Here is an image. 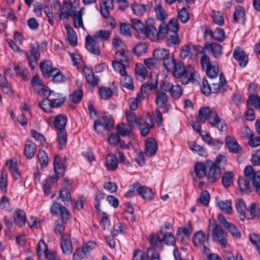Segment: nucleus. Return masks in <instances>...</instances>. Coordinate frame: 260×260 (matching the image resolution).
<instances>
[{
    "label": "nucleus",
    "mask_w": 260,
    "mask_h": 260,
    "mask_svg": "<svg viewBox=\"0 0 260 260\" xmlns=\"http://www.w3.org/2000/svg\"><path fill=\"white\" fill-rule=\"evenodd\" d=\"M149 241L150 247L147 249L148 256L151 254V260H159L158 253L154 251L162 250V242L167 245H174L175 239L172 233L164 234L152 233L149 235Z\"/></svg>",
    "instance_id": "1"
},
{
    "label": "nucleus",
    "mask_w": 260,
    "mask_h": 260,
    "mask_svg": "<svg viewBox=\"0 0 260 260\" xmlns=\"http://www.w3.org/2000/svg\"><path fill=\"white\" fill-rule=\"evenodd\" d=\"M172 70L173 76L179 79L183 84H188L189 82L194 83L199 79V74L194 71L191 66L189 65L185 68L184 63L180 61L174 64Z\"/></svg>",
    "instance_id": "2"
},
{
    "label": "nucleus",
    "mask_w": 260,
    "mask_h": 260,
    "mask_svg": "<svg viewBox=\"0 0 260 260\" xmlns=\"http://www.w3.org/2000/svg\"><path fill=\"white\" fill-rule=\"evenodd\" d=\"M199 119L202 123H205L206 120L212 126L218 128L221 131L223 132L226 128L225 122L221 123L220 127H219L222 119L218 115L216 110L209 107H201L198 112Z\"/></svg>",
    "instance_id": "3"
},
{
    "label": "nucleus",
    "mask_w": 260,
    "mask_h": 260,
    "mask_svg": "<svg viewBox=\"0 0 260 260\" xmlns=\"http://www.w3.org/2000/svg\"><path fill=\"white\" fill-rule=\"evenodd\" d=\"M112 66L114 70L121 75L122 85L129 90H133L134 89L133 81L132 77L127 74L125 65L120 63L118 60H115L112 62Z\"/></svg>",
    "instance_id": "4"
},
{
    "label": "nucleus",
    "mask_w": 260,
    "mask_h": 260,
    "mask_svg": "<svg viewBox=\"0 0 260 260\" xmlns=\"http://www.w3.org/2000/svg\"><path fill=\"white\" fill-rule=\"evenodd\" d=\"M201 64L202 69L206 71L207 76L209 78L213 79L217 77L219 72L218 64L216 62L212 63L209 57L206 54L202 55Z\"/></svg>",
    "instance_id": "5"
},
{
    "label": "nucleus",
    "mask_w": 260,
    "mask_h": 260,
    "mask_svg": "<svg viewBox=\"0 0 260 260\" xmlns=\"http://www.w3.org/2000/svg\"><path fill=\"white\" fill-rule=\"evenodd\" d=\"M246 179L251 181L256 192L260 195V171H255L251 166H247L244 170Z\"/></svg>",
    "instance_id": "6"
},
{
    "label": "nucleus",
    "mask_w": 260,
    "mask_h": 260,
    "mask_svg": "<svg viewBox=\"0 0 260 260\" xmlns=\"http://www.w3.org/2000/svg\"><path fill=\"white\" fill-rule=\"evenodd\" d=\"M155 95V103L157 108L162 109L164 113H168L171 106L168 103L167 94L161 90L156 89Z\"/></svg>",
    "instance_id": "7"
},
{
    "label": "nucleus",
    "mask_w": 260,
    "mask_h": 260,
    "mask_svg": "<svg viewBox=\"0 0 260 260\" xmlns=\"http://www.w3.org/2000/svg\"><path fill=\"white\" fill-rule=\"evenodd\" d=\"M207 167L206 176L208 181L211 183L216 182L221 177L222 169L216 167L213 161L209 159H207Z\"/></svg>",
    "instance_id": "8"
},
{
    "label": "nucleus",
    "mask_w": 260,
    "mask_h": 260,
    "mask_svg": "<svg viewBox=\"0 0 260 260\" xmlns=\"http://www.w3.org/2000/svg\"><path fill=\"white\" fill-rule=\"evenodd\" d=\"M102 126L104 129L107 131H110L114 126V122L111 116L106 113L103 114V121L100 120H95L94 122V129L98 134L100 133V131L98 129V126Z\"/></svg>",
    "instance_id": "9"
},
{
    "label": "nucleus",
    "mask_w": 260,
    "mask_h": 260,
    "mask_svg": "<svg viewBox=\"0 0 260 260\" xmlns=\"http://www.w3.org/2000/svg\"><path fill=\"white\" fill-rule=\"evenodd\" d=\"M33 90L41 96H45L48 92V87L43 84L39 76H35L31 80Z\"/></svg>",
    "instance_id": "10"
},
{
    "label": "nucleus",
    "mask_w": 260,
    "mask_h": 260,
    "mask_svg": "<svg viewBox=\"0 0 260 260\" xmlns=\"http://www.w3.org/2000/svg\"><path fill=\"white\" fill-rule=\"evenodd\" d=\"M213 236L214 238L216 239L220 245L222 247H225L226 246V240L224 234V232L221 226H219L216 229H214L210 232H208L207 238H209L210 237Z\"/></svg>",
    "instance_id": "11"
},
{
    "label": "nucleus",
    "mask_w": 260,
    "mask_h": 260,
    "mask_svg": "<svg viewBox=\"0 0 260 260\" xmlns=\"http://www.w3.org/2000/svg\"><path fill=\"white\" fill-rule=\"evenodd\" d=\"M40 52L38 48L35 45L31 46V49L26 53L28 63L32 69H34L37 65L40 58Z\"/></svg>",
    "instance_id": "12"
},
{
    "label": "nucleus",
    "mask_w": 260,
    "mask_h": 260,
    "mask_svg": "<svg viewBox=\"0 0 260 260\" xmlns=\"http://www.w3.org/2000/svg\"><path fill=\"white\" fill-rule=\"evenodd\" d=\"M233 56L234 59L239 62L241 67L244 68L246 66L248 57L241 47L237 46L235 48Z\"/></svg>",
    "instance_id": "13"
},
{
    "label": "nucleus",
    "mask_w": 260,
    "mask_h": 260,
    "mask_svg": "<svg viewBox=\"0 0 260 260\" xmlns=\"http://www.w3.org/2000/svg\"><path fill=\"white\" fill-rule=\"evenodd\" d=\"M225 146L231 153H238L243 149L237 140L231 136L225 137Z\"/></svg>",
    "instance_id": "14"
},
{
    "label": "nucleus",
    "mask_w": 260,
    "mask_h": 260,
    "mask_svg": "<svg viewBox=\"0 0 260 260\" xmlns=\"http://www.w3.org/2000/svg\"><path fill=\"white\" fill-rule=\"evenodd\" d=\"M204 49L208 52H211L216 59L220 58L222 55V47L217 43H206Z\"/></svg>",
    "instance_id": "15"
},
{
    "label": "nucleus",
    "mask_w": 260,
    "mask_h": 260,
    "mask_svg": "<svg viewBox=\"0 0 260 260\" xmlns=\"http://www.w3.org/2000/svg\"><path fill=\"white\" fill-rule=\"evenodd\" d=\"M99 42L93 37L88 35L86 37V48L91 53L100 55L101 51L98 45Z\"/></svg>",
    "instance_id": "16"
},
{
    "label": "nucleus",
    "mask_w": 260,
    "mask_h": 260,
    "mask_svg": "<svg viewBox=\"0 0 260 260\" xmlns=\"http://www.w3.org/2000/svg\"><path fill=\"white\" fill-rule=\"evenodd\" d=\"M60 246L63 254L70 255L72 253L73 245L69 234L66 233L62 235Z\"/></svg>",
    "instance_id": "17"
},
{
    "label": "nucleus",
    "mask_w": 260,
    "mask_h": 260,
    "mask_svg": "<svg viewBox=\"0 0 260 260\" xmlns=\"http://www.w3.org/2000/svg\"><path fill=\"white\" fill-rule=\"evenodd\" d=\"M157 144L152 138H147L145 140L144 153L146 156L151 157L154 156L157 150Z\"/></svg>",
    "instance_id": "18"
},
{
    "label": "nucleus",
    "mask_w": 260,
    "mask_h": 260,
    "mask_svg": "<svg viewBox=\"0 0 260 260\" xmlns=\"http://www.w3.org/2000/svg\"><path fill=\"white\" fill-rule=\"evenodd\" d=\"M228 87L226 80L222 73L219 74V81L218 83L212 84L211 92L217 93L221 91L224 92L226 90Z\"/></svg>",
    "instance_id": "19"
},
{
    "label": "nucleus",
    "mask_w": 260,
    "mask_h": 260,
    "mask_svg": "<svg viewBox=\"0 0 260 260\" xmlns=\"http://www.w3.org/2000/svg\"><path fill=\"white\" fill-rule=\"evenodd\" d=\"M143 36H141L140 39H145L149 38L152 41L157 40V35L158 32L156 28L152 25H146L143 31Z\"/></svg>",
    "instance_id": "20"
},
{
    "label": "nucleus",
    "mask_w": 260,
    "mask_h": 260,
    "mask_svg": "<svg viewBox=\"0 0 260 260\" xmlns=\"http://www.w3.org/2000/svg\"><path fill=\"white\" fill-rule=\"evenodd\" d=\"M102 15L105 18L110 16L109 10L114 9L113 0H104L100 5Z\"/></svg>",
    "instance_id": "21"
},
{
    "label": "nucleus",
    "mask_w": 260,
    "mask_h": 260,
    "mask_svg": "<svg viewBox=\"0 0 260 260\" xmlns=\"http://www.w3.org/2000/svg\"><path fill=\"white\" fill-rule=\"evenodd\" d=\"M36 150V144L31 141L27 140L24 148V153L25 157L27 159H31L34 156Z\"/></svg>",
    "instance_id": "22"
},
{
    "label": "nucleus",
    "mask_w": 260,
    "mask_h": 260,
    "mask_svg": "<svg viewBox=\"0 0 260 260\" xmlns=\"http://www.w3.org/2000/svg\"><path fill=\"white\" fill-rule=\"evenodd\" d=\"M54 170L58 177H61L64 173V167L61 162L60 157L55 154L53 160Z\"/></svg>",
    "instance_id": "23"
},
{
    "label": "nucleus",
    "mask_w": 260,
    "mask_h": 260,
    "mask_svg": "<svg viewBox=\"0 0 260 260\" xmlns=\"http://www.w3.org/2000/svg\"><path fill=\"white\" fill-rule=\"evenodd\" d=\"M15 223L19 227L24 226L26 221V214L24 211L19 209H16L14 212Z\"/></svg>",
    "instance_id": "24"
},
{
    "label": "nucleus",
    "mask_w": 260,
    "mask_h": 260,
    "mask_svg": "<svg viewBox=\"0 0 260 260\" xmlns=\"http://www.w3.org/2000/svg\"><path fill=\"white\" fill-rule=\"evenodd\" d=\"M187 144L188 147L193 152L197 153L202 157H206L207 156L208 153L206 149L196 142H188Z\"/></svg>",
    "instance_id": "25"
},
{
    "label": "nucleus",
    "mask_w": 260,
    "mask_h": 260,
    "mask_svg": "<svg viewBox=\"0 0 260 260\" xmlns=\"http://www.w3.org/2000/svg\"><path fill=\"white\" fill-rule=\"evenodd\" d=\"M131 23L132 27L137 33V37L140 38L141 36H143V31L146 25L138 18L131 19Z\"/></svg>",
    "instance_id": "26"
},
{
    "label": "nucleus",
    "mask_w": 260,
    "mask_h": 260,
    "mask_svg": "<svg viewBox=\"0 0 260 260\" xmlns=\"http://www.w3.org/2000/svg\"><path fill=\"white\" fill-rule=\"evenodd\" d=\"M236 208L237 212L240 214L241 220H244L246 217L247 210L244 200L242 199H238L236 201Z\"/></svg>",
    "instance_id": "27"
},
{
    "label": "nucleus",
    "mask_w": 260,
    "mask_h": 260,
    "mask_svg": "<svg viewBox=\"0 0 260 260\" xmlns=\"http://www.w3.org/2000/svg\"><path fill=\"white\" fill-rule=\"evenodd\" d=\"M67 123V117L66 115L61 114L56 116L54 120V125L58 130L66 129Z\"/></svg>",
    "instance_id": "28"
},
{
    "label": "nucleus",
    "mask_w": 260,
    "mask_h": 260,
    "mask_svg": "<svg viewBox=\"0 0 260 260\" xmlns=\"http://www.w3.org/2000/svg\"><path fill=\"white\" fill-rule=\"evenodd\" d=\"M194 172L197 177L199 178H202L206 176L207 172V160L205 164L203 162H197L196 164Z\"/></svg>",
    "instance_id": "29"
},
{
    "label": "nucleus",
    "mask_w": 260,
    "mask_h": 260,
    "mask_svg": "<svg viewBox=\"0 0 260 260\" xmlns=\"http://www.w3.org/2000/svg\"><path fill=\"white\" fill-rule=\"evenodd\" d=\"M106 165L107 169L110 171H114L118 168V161L116 156L111 153L107 155Z\"/></svg>",
    "instance_id": "30"
},
{
    "label": "nucleus",
    "mask_w": 260,
    "mask_h": 260,
    "mask_svg": "<svg viewBox=\"0 0 260 260\" xmlns=\"http://www.w3.org/2000/svg\"><path fill=\"white\" fill-rule=\"evenodd\" d=\"M57 140L58 148L62 149L66 145L67 142V132L66 129L57 131Z\"/></svg>",
    "instance_id": "31"
},
{
    "label": "nucleus",
    "mask_w": 260,
    "mask_h": 260,
    "mask_svg": "<svg viewBox=\"0 0 260 260\" xmlns=\"http://www.w3.org/2000/svg\"><path fill=\"white\" fill-rule=\"evenodd\" d=\"M233 19L234 21L236 22L244 23L245 20V11L241 6H238L235 8Z\"/></svg>",
    "instance_id": "32"
},
{
    "label": "nucleus",
    "mask_w": 260,
    "mask_h": 260,
    "mask_svg": "<svg viewBox=\"0 0 260 260\" xmlns=\"http://www.w3.org/2000/svg\"><path fill=\"white\" fill-rule=\"evenodd\" d=\"M170 55L168 50L164 48H158L154 50L153 56L157 60H164L168 58Z\"/></svg>",
    "instance_id": "33"
},
{
    "label": "nucleus",
    "mask_w": 260,
    "mask_h": 260,
    "mask_svg": "<svg viewBox=\"0 0 260 260\" xmlns=\"http://www.w3.org/2000/svg\"><path fill=\"white\" fill-rule=\"evenodd\" d=\"M6 166L15 180L18 179L20 177V172L18 171L16 161L10 160L7 162Z\"/></svg>",
    "instance_id": "34"
},
{
    "label": "nucleus",
    "mask_w": 260,
    "mask_h": 260,
    "mask_svg": "<svg viewBox=\"0 0 260 260\" xmlns=\"http://www.w3.org/2000/svg\"><path fill=\"white\" fill-rule=\"evenodd\" d=\"M217 206L221 210L228 214H230L232 212V202L230 200L219 201L217 202Z\"/></svg>",
    "instance_id": "35"
},
{
    "label": "nucleus",
    "mask_w": 260,
    "mask_h": 260,
    "mask_svg": "<svg viewBox=\"0 0 260 260\" xmlns=\"http://www.w3.org/2000/svg\"><path fill=\"white\" fill-rule=\"evenodd\" d=\"M135 72L138 79L144 80L147 76V70L142 63L136 64Z\"/></svg>",
    "instance_id": "36"
},
{
    "label": "nucleus",
    "mask_w": 260,
    "mask_h": 260,
    "mask_svg": "<svg viewBox=\"0 0 260 260\" xmlns=\"http://www.w3.org/2000/svg\"><path fill=\"white\" fill-rule=\"evenodd\" d=\"M206 238L205 233L203 231H199L194 234L192 241L196 246H201L204 244Z\"/></svg>",
    "instance_id": "37"
},
{
    "label": "nucleus",
    "mask_w": 260,
    "mask_h": 260,
    "mask_svg": "<svg viewBox=\"0 0 260 260\" xmlns=\"http://www.w3.org/2000/svg\"><path fill=\"white\" fill-rule=\"evenodd\" d=\"M68 39L70 44L73 46H76L77 44V38L75 31L70 26L66 27Z\"/></svg>",
    "instance_id": "38"
},
{
    "label": "nucleus",
    "mask_w": 260,
    "mask_h": 260,
    "mask_svg": "<svg viewBox=\"0 0 260 260\" xmlns=\"http://www.w3.org/2000/svg\"><path fill=\"white\" fill-rule=\"evenodd\" d=\"M116 129L117 132L121 136H128L132 132L130 126L123 123L117 124Z\"/></svg>",
    "instance_id": "39"
},
{
    "label": "nucleus",
    "mask_w": 260,
    "mask_h": 260,
    "mask_svg": "<svg viewBox=\"0 0 260 260\" xmlns=\"http://www.w3.org/2000/svg\"><path fill=\"white\" fill-rule=\"evenodd\" d=\"M115 55L116 58L120 61H118L120 63L125 66L124 63L128 62V56L129 55L128 51L121 49L116 52Z\"/></svg>",
    "instance_id": "40"
},
{
    "label": "nucleus",
    "mask_w": 260,
    "mask_h": 260,
    "mask_svg": "<svg viewBox=\"0 0 260 260\" xmlns=\"http://www.w3.org/2000/svg\"><path fill=\"white\" fill-rule=\"evenodd\" d=\"M156 17L159 20L163 21L167 18V14L160 4H155L154 6Z\"/></svg>",
    "instance_id": "41"
},
{
    "label": "nucleus",
    "mask_w": 260,
    "mask_h": 260,
    "mask_svg": "<svg viewBox=\"0 0 260 260\" xmlns=\"http://www.w3.org/2000/svg\"><path fill=\"white\" fill-rule=\"evenodd\" d=\"M139 194L145 200H150L153 198L152 190L145 186L140 185Z\"/></svg>",
    "instance_id": "42"
},
{
    "label": "nucleus",
    "mask_w": 260,
    "mask_h": 260,
    "mask_svg": "<svg viewBox=\"0 0 260 260\" xmlns=\"http://www.w3.org/2000/svg\"><path fill=\"white\" fill-rule=\"evenodd\" d=\"M211 16L216 24L220 26H222L224 24V21L223 12L218 11H212L211 12Z\"/></svg>",
    "instance_id": "43"
},
{
    "label": "nucleus",
    "mask_w": 260,
    "mask_h": 260,
    "mask_svg": "<svg viewBox=\"0 0 260 260\" xmlns=\"http://www.w3.org/2000/svg\"><path fill=\"white\" fill-rule=\"evenodd\" d=\"M110 34L111 32L109 30L101 29L96 31L94 33L93 37L97 41H103L108 39Z\"/></svg>",
    "instance_id": "44"
},
{
    "label": "nucleus",
    "mask_w": 260,
    "mask_h": 260,
    "mask_svg": "<svg viewBox=\"0 0 260 260\" xmlns=\"http://www.w3.org/2000/svg\"><path fill=\"white\" fill-rule=\"evenodd\" d=\"M180 42L177 32H171L168 35L167 44L168 46L172 47L179 45Z\"/></svg>",
    "instance_id": "45"
},
{
    "label": "nucleus",
    "mask_w": 260,
    "mask_h": 260,
    "mask_svg": "<svg viewBox=\"0 0 260 260\" xmlns=\"http://www.w3.org/2000/svg\"><path fill=\"white\" fill-rule=\"evenodd\" d=\"M74 26L75 28H79L81 27L85 29L82 20V13L81 11L76 12L73 15Z\"/></svg>",
    "instance_id": "46"
},
{
    "label": "nucleus",
    "mask_w": 260,
    "mask_h": 260,
    "mask_svg": "<svg viewBox=\"0 0 260 260\" xmlns=\"http://www.w3.org/2000/svg\"><path fill=\"white\" fill-rule=\"evenodd\" d=\"M234 173L232 172H225L222 178V183L225 187H228L233 182Z\"/></svg>",
    "instance_id": "47"
},
{
    "label": "nucleus",
    "mask_w": 260,
    "mask_h": 260,
    "mask_svg": "<svg viewBox=\"0 0 260 260\" xmlns=\"http://www.w3.org/2000/svg\"><path fill=\"white\" fill-rule=\"evenodd\" d=\"M251 106H253L255 108L260 109V99L254 93H251L247 100V106L250 107Z\"/></svg>",
    "instance_id": "48"
},
{
    "label": "nucleus",
    "mask_w": 260,
    "mask_h": 260,
    "mask_svg": "<svg viewBox=\"0 0 260 260\" xmlns=\"http://www.w3.org/2000/svg\"><path fill=\"white\" fill-rule=\"evenodd\" d=\"M147 49L148 46L145 43H138L134 48V52L138 56H141L146 53Z\"/></svg>",
    "instance_id": "49"
},
{
    "label": "nucleus",
    "mask_w": 260,
    "mask_h": 260,
    "mask_svg": "<svg viewBox=\"0 0 260 260\" xmlns=\"http://www.w3.org/2000/svg\"><path fill=\"white\" fill-rule=\"evenodd\" d=\"M249 239L260 254V236L254 233H251L249 235Z\"/></svg>",
    "instance_id": "50"
},
{
    "label": "nucleus",
    "mask_w": 260,
    "mask_h": 260,
    "mask_svg": "<svg viewBox=\"0 0 260 260\" xmlns=\"http://www.w3.org/2000/svg\"><path fill=\"white\" fill-rule=\"evenodd\" d=\"M37 251L38 256L40 258L43 254L45 256V253L48 252L47 245L43 239L39 241L37 247Z\"/></svg>",
    "instance_id": "51"
},
{
    "label": "nucleus",
    "mask_w": 260,
    "mask_h": 260,
    "mask_svg": "<svg viewBox=\"0 0 260 260\" xmlns=\"http://www.w3.org/2000/svg\"><path fill=\"white\" fill-rule=\"evenodd\" d=\"M183 89L179 85H173L170 90V95L174 99H179L182 94Z\"/></svg>",
    "instance_id": "52"
},
{
    "label": "nucleus",
    "mask_w": 260,
    "mask_h": 260,
    "mask_svg": "<svg viewBox=\"0 0 260 260\" xmlns=\"http://www.w3.org/2000/svg\"><path fill=\"white\" fill-rule=\"evenodd\" d=\"M38 157L41 168L46 167L48 164V157L46 152L44 150H40Z\"/></svg>",
    "instance_id": "53"
},
{
    "label": "nucleus",
    "mask_w": 260,
    "mask_h": 260,
    "mask_svg": "<svg viewBox=\"0 0 260 260\" xmlns=\"http://www.w3.org/2000/svg\"><path fill=\"white\" fill-rule=\"evenodd\" d=\"M126 120L131 126H135L139 123L138 119L135 113L132 111H127L125 112Z\"/></svg>",
    "instance_id": "54"
},
{
    "label": "nucleus",
    "mask_w": 260,
    "mask_h": 260,
    "mask_svg": "<svg viewBox=\"0 0 260 260\" xmlns=\"http://www.w3.org/2000/svg\"><path fill=\"white\" fill-rule=\"evenodd\" d=\"M158 35H157V39H161L164 38L166 34L168 35L171 33L167 25L161 23L158 27L157 30Z\"/></svg>",
    "instance_id": "55"
},
{
    "label": "nucleus",
    "mask_w": 260,
    "mask_h": 260,
    "mask_svg": "<svg viewBox=\"0 0 260 260\" xmlns=\"http://www.w3.org/2000/svg\"><path fill=\"white\" fill-rule=\"evenodd\" d=\"M111 88L105 86H102L99 89V94L101 98L104 100H108L112 95Z\"/></svg>",
    "instance_id": "56"
},
{
    "label": "nucleus",
    "mask_w": 260,
    "mask_h": 260,
    "mask_svg": "<svg viewBox=\"0 0 260 260\" xmlns=\"http://www.w3.org/2000/svg\"><path fill=\"white\" fill-rule=\"evenodd\" d=\"M177 16L182 23L186 22L189 18L188 11L184 7L178 11Z\"/></svg>",
    "instance_id": "57"
},
{
    "label": "nucleus",
    "mask_w": 260,
    "mask_h": 260,
    "mask_svg": "<svg viewBox=\"0 0 260 260\" xmlns=\"http://www.w3.org/2000/svg\"><path fill=\"white\" fill-rule=\"evenodd\" d=\"M249 212L251 218L255 217H260V206L252 203L250 205Z\"/></svg>",
    "instance_id": "58"
},
{
    "label": "nucleus",
    "mask_w": 260,
    "mask_h": 260,
    "mask_svg": "<svg viewBox=\"0 0 260 260\" xmlns=\"http://www.w3.org/2000/svg\"><path fill=\"white\" fill-rule=\"evenodd\" d=\"M192 232V227L191 222L189 221L185 225L184 227H179L178 228L177 234L182 233L185 236H189Z\"/></svg>",
    "instance_id": "59"
},
{
    "label": "nucleus",
    "mask_w": 260,
    "mask_h": 260,
    "mask_svg": "<svg viewBox=\"0 0 260 260\" xmlns=\"http://www.w3.org/2000/svg\"><path fill=\"white\" fill-rule=\"evenodd\" d=\"M170 32H177L179 29L178 21L177 18L171 19L167 24Z\"/></svg>",
    "instance_id": "60"
},
{
    "label": "nucleus",
    "mask_w": 260,
    "mask_h": 260,
    "mask_svg": "<svg viewBox=\"0 0 260 260\" xmlns=\"http://www.w3.org/2000/svg\"><path fill=\"white\" fill-rule=\"evenodd\" d=\"M191 51V44L185 45L181 47L179 53L180 57L182 59L187 57Z\"/></svg>",
    "instance_id": "61"
},
{
    "label": "nucleus",
    "mask_w": 260,
    "mask_h": 260,
    "mask_svg": "<svg viewBox=\"0 0 260 260\" xmlns=\"http://www.w3.org/2000/svg\"><path fill=\"white\" fill-rule=\"evenodd\" d=\"M224 228L229 231L233 237L238 238L241 237V233L240 231L233 223L230 222Z\"/></svg>",
    "instance_id": "62"
},
{
    "label": "nucleus",
    "mask_w": 260,
    "mask_h": 260,
    "mask_svg": "<svg viewBox=\"0 0 260 260\" xmlns=\"http://www.w3.org/2000/svg\"><path fill=\"white\" fill-rule=\"evenodd\" d=\"M210 200V194L206 190L202 191L200 197L198 199V202L205 206L208 205Z\"/></svg>",
    "instance_id": "63"
},
{
    "label": "nucleus",
    "mask_w": 260,
    "mask_h": 260,
    "mask_svg": "<svg viewBox=\"0 0 260 260\" xmlns=\"http://www.w3.org/2000/svg\"><path fill=\"white\" fill-rule=\"evenodd\" d=\"M83 96V92L80 89L74 91L70 95V99L74 103L80 102Z\"/></svg>",
    "instance_id": "64"
}]
</instances>
